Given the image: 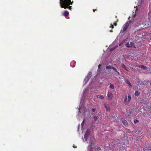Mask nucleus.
<instances>
[{
  "instance_id": "obj_6",
  "label": "nucleus",
  "mask_w": 151,
  "mask_h": 151,
  "mask_svg": "<svg viewBox=\"0 0 151 151\" xmlns=\"http://www.w3.org/2000/svg\"><path fill=\"white\" fill-rule=\"evenodd\" d=\"M113 69L114 70V72H113L115 75L116 76L119 75L120 73L119 72H118L117 69L114 67L113 68Z\"/></svg>"
},
{
  "instance_id": "obj_20",
  "label": "nucleus",
  "mask_w": 151,
  "mask_h": 151,
  "mask_svg": "<svg viewBox=\"0 0 151 151\" xmlns=\"http://www.w3.org/2000/svg\"><path fill=\"white\" fill-rule=\"evenodd\" d=\"M93 118L94 119L95 121H96L99 118V117L98 116H93Z\"/></svg>"
},
{
  "instance_id": "obj_22",
  "label": "nucleus",
  "mask_w": 151,
  "mask_h": 151,
  "mask_svg": "<svg viewBox=\"0 0 151 151\" xmlns=\"http://www.w3.org/2000/svg\"><path fill=\"white\" fill-rule=\"evenodd\" d=\"M118 19L117 20V21L116 22H115L114 23V24L115 26H116L117 25V21H118Z\"/></svg>"
},
{
  "instance_id": "obj_21",
  "label": "nucleus",
  "mask_w": 151,
  "mask_h": 151,
  "mask_svg": "<svg viewBox=\"0 0 151 151\" xmlns=\"http://www.w3.org/2000/svg\"><path fill=\"white\" fill-rule=\"evenodd\" d=\"M95 149L96 150H100L101 149L100 147L98 146L96 147Z\"/></svg>"
},
{
  "instance_id": "obj_24",
  "label": "nucleus",
  "mask_w": 151,
  "mask_h": 151,
  "mask_svg": "<svg viewBox=\"0 0 151 151\" xmlns=\"http://www.w3.org/2000/svg\"><path fill=\"white\" fill-rule=\"evenodd\" d=\"M85 120V119H84L81 123V125H82V126H83L84 124Z\"/></svg>"
},
{
  "instance_id": "obj_10",
  "label": "nucleus",
  "mask_w": 151,
  "mask_h": 151,
  "mask_svg": "<svg viewBox=\"0 0 151 151\" xmlns=\"http://www.w3.org/2000/svg\"><path fill=\"white\" fill-rule=\"evenodd\" d=\"M125 82L129 86V87L130 88H132V85L131 83H130L129 81L127 79L125 80Z\"/></svg>"
},
{
  "instance_id": "obj_31",
  "label": "nucleus",
  "mask_w": 151,
  "mask_h": 151,
  "mask_svg": "<svg viewBox=\"0 0 151 151\" xmlns=\"http://www.w3.org/2000/svg\"><path fill=\"white\" fill-rule=\"evenodd\" d=\"M136 122H139L138 120H136Z\"/></svg>"
},
{
  "instance_id": "obj_17",
  "label": "nucleus",
  "mask_w": 151,
  "mask_h": 151,
  "mask_svg": "<svg viewBox=\"0 0 151 151\" xmlns=\"http://www.w3.org/2000/svg\"><path fill=\"white\" fill-rule=\"evenodd\" d=\"M97 97L101 99H104V97L102 95H98Z\"/></svg>"
},
{
  "instance_id": "obj_9",
  "label": "nucleus",
  "mask_w": 151,
  "mask_h": 151,
  "mask_svg": "<svg viewBox=\"0 0 151 151\" xmlns=\"http://www.w3.org/2000/svg\"><path fill=\"white\" fill-rule=\"evenodd\" d=\"M104 106L106 111H110V108L109 104H104Z\"/></svg>"
},
{
  "instance_id": "obj_16",
  "label": "nucleus",
  "mask_w": 151,
  "mask_h": 151,
  "mask_svg": "<svg viewBox=\"0 0 151 151\" xmlns=\"http://www.w3.org/2000/svg\"><path fill=\"white\" fill-rule=\"evenodd\" d=\"M137 82L139 84H140V85H143L144 83H143L142 81H140L139 80V79L137 81Z\"/></svg>"
},
{
  "instance_id": "obj_18",
  "label": "nucleus",
  "mask_w": 151,
  "mask_h": 151,
  "mask_svg": "<svg viewBox=\"0 0 151 151\" xmlns=\"http://www.w3.org/2000/svg\"><path fill=\"white\" fill-rule=\"evenodd\" d=\"M147 136L149 137H151V132H148L147 133Z\"/></svg>"
},
{
  "instance_id": "obj_28",
  "label": "nucleus",
  "mask_w": 151,
  "mask_h": 151,
  "mask_svg": "<svg viewBox=\"0 0 151 151\" xmlns=\"http://www.w3.org/2000/svg\"><path fill=\"white\" fill-rule=\"evenodd\" d=\"M93 143H92L91 145H90V146L91 147L93 145Z\"/></svg>"
},
{
  "instance_id": "obj_13",
  "label": "nucleus",
  "mask_w": 151,
  "mask_h": 151,
  "mask_svg": "<svg viewBox=\"0 0 151 151\" xmlns=\"http://www.w3.org/2000/svg\"><path fill=\"white\" fill-rule=\"evenodd\" d=\"M139 68H143L145 69H147V67L144 65H140V66L139 67Z\"/></svg>"
},
{
  "instance_id": "obj_4",
  "label": "nucleus",
  "mask_w": 151,
  "mask_h": 151,
  "mask_svg": "<svg viewBox=\"0 0 151 151\" xmlns=\"http://www.w3.org/2000/svg\"><path fill=\"white\" fill-rule=\"evenodd\" d=\"M90 131L89 129H87L85 132L84 137L85 138V139L86 141L87 140L88 138V136L90 135Z\"/></svg>"
},
{
  "instance_id": "obj_30",
  "label": "nucleus",
  "mask_w": 151,
  "mask_h": 151,
  "mask_svg": "<svg viewBox=\"0 0 151 151\" xmlns=\"http://www.w3.org/2000/svg\"><path fill=\"white\" fill-rule=\"evenodd\" d=\"M86 79H88V80H89V78H88V77H86Z\"/></svg>"
},
{
  "instance_id": "obj_3",
  "label": "nucleus",
  "mask_w": 151,
  "mask_h": 151,
  "mask_svg": "<svg viewBox=\"0 0 151 151\" xmlns=\"http://www.w3.org/2000/svg\"><path fill=\"white\" fill-rule=\"evenodd\" d=\"M131 100V96L130 95H128V97H126L124 100V104L125 105H127L129 103Z\"/></svg>"
},
{
  "instance_id": "obj_26",
  "label": "nucleus",
  "mask_w": 151,
  "mask_h": 151,
  "mask_svg": "<svg viewBox=\"0 0 151 151\" xmlns=\"http://www.w3.org/2000/svg\"><path fill=\"white\" fill-rule=\"evenodd\" d=\"M96 10H97L96 9H93V11L94 12H95V11Z\"/></svg>"
},
{
  "instance_id": "obj_1",
  "label": "nucleus",
  "mask_w": 151,
  "mask_h": 151,
  "mask_svg": "<svg viewBox=\"0 0 151 151\" xmlns=\"http://www.w3.org/2000/svg\"><path fill=\"white\" fill-rule=\"evenodd\" d=\"M73 3V1H71V0H60V4L61 8L65 9L68 8L71 10L72 6L70 5H72Z\"/></svg>"
},
{
  "instance_id": "obj_19",
  "label": "nucleus",
  "mask_w": 151,
  "mask_h": 151,
  "mask_svg": "<svg viewBox=\"0 0 151 151\" xmlns=\"http://www.w3.org/2000/svg\"><path fill=\"white\" fill-rule=\"evenodd\" d=\"M110 87L112 89H114V86L111 83H110Z\"/></svg>"
},
{
  "instance_id": "obj_23",
  "label": "nucleus",
  "mask_w": 151,
  "mask_h": 151,
  "mask_svg": "<svg viewBox=\"0 0 151 151\" xmlns=\"http://www.w3.org/2000/svg\"><path fill=\"white\" fill-rule=\"evenodd\" d=\"M96 110V109H91V111H92V112H94Z\"/></svg>"
},
{
  "instance_id": "obj_32",
  "label": "nucleus",
  "mask_w": 151,
  "mask_h": 151,
  "mask_svg": "<svg viewBox=\"0 0 151 151\" xmlns=\"http://www.w3.org/2000/svg\"><path fill=\"white\" fill-rule=\"evenodd\" d=\"M110 32H113V31H112V30H110Z\"/></svg>"
},
{
  "instance_id": "obj_35",
  "label": "nucleus",
  "mask_w": 151,
  "mask_h": 151,
  "mask_svg": "<svg viewBox=\"0 0 151 151\" xmlns=\"http://www.w3.org/2000/svg\"><path fill=\"white\" fill-rule=\"evenodd\" d=\"M129 151H131V150H129Z\"/></svg>"
},
{
  "instance_id": "obj_11",
  "label": "nucleus",
  "mask_w": 151,
  "mask_h": 151,
  "mask_svg": "<svg viewBox=\"0 0 151 151\" xmlns=\"http://www.w3.org/2000/svg\"><path fill=\"white\" fill-rule=\"evenodd\" d=\"M69 14V13L67 11H65L63 13V15L65 17V18L67 19H68V16Z\"/></svg>"
},
{
  "instance_id": "obj_15",
  "label": "nucleus",
  "mask_w": 151,
  "mask_h": 151,
  "mask_svg": "<svg viewBox=\"0 0 151 151\" xmlns=\"http://www.w3.org/2000/svg\"><path fill=\"white\" fill-rule=\"evenodd\" d=\"M139 91H135V93H134V95L135 96H138L139 95Z\"/></svg>"
},
{
  "instance_id": "obj_29",
  "label": "nucleus",
  "mask_w": 151,
  "mask_h": 151,
  "mask_svg": "<svg viewBox=\"0 0 151 151\" xmlns=\"http://www.w3.org/2000/svg\"><path fill=\"white\" fill-rule=\"evenodd\" d=\"M73 147L74 148H76V147H76V146L75 147V146H74V145H73Z\"/></svg>"
},
{
  "instance_id": "obj_12",
  "label": "nucleus",
  "mask_w": 151,
  "mask_h": 151,
  "mask_svg": "<svg viewBox=\"0 0 151 151\" xmlns=\"http://www.w3.org/2000/svg\"><path fill=\"white\" fill-rule=\"evenodd\" d=\"M122 67L126 71H128V70L127 69V67L124 64H122Z\"/></svg>"
},
{
  "instance_id": "obj_2",
  "label": "nucleus",
  "mask_w": 151,
  "mask_h": 151,
  "mask_svg": "<svg viewBox=\"0 0 151 151\" xmlns=\"http://www.w3.org/2000/svg\"><path fill=\"white\" fill-rule=\"evenodd\" d=\"M131 23V21H127L123 25L122 27L123 31H125L129 27L130 24Z\"/></svg>"
},
{
  "instance_id": "obj_27",
  "label": "nucleus",
  "mask_w": 151,
  "mask_h": 151,
  "mask_svg": "<svg viewBox=\"0 0 151 151\" xmlns=\"http://www.w3.org/2000/svg\"><path fill=\"white\" fill-rule=\"evenodd\" d=\"M101 66V65H99L98 66V68L99 69L100 68V67Z\"/></svg>"
},
{
  "instance_id": "obj_14",
  "label": "nucleus",
  "mask_w": 151,
  "mask_h": 151,
  "mask_svg": "<svg viewBox=\"0 0 151 151\" xmlns=\"http://www.w3.org/2000/svg\"><path fill=\"white\" fill-rule=\"evenodd\" d=\"M113 68H114V67H113V66H111L110 65H109V66H106V68L107 69H113Z\"/></svg>"
},
{
  "instance_id": "obj_5",
  "label": "nucleus",
  "mask_w": 151,
  "mask_h": 151,
  "mask_svg": "<svg viewBox=\"0 0 151 151\" xmlns=\"http://www.w3.org/2000/svg\"><path fill=\"white\" fill-rule=\"evenodd\" d=\"M127 47H132L134 46V43L133 42H130V44L129 42L127 43L125 45Z\"/></svg>"
},
{
  "instance_id": "obj_33",
  "label": "nucleus",
  "mask_w": 151,
  "mask_h": 151,
  "mask_svg": "<svg viewBox=\"0 0 151 151\" xmlns=\"http://www.w3.org/2000/svg\"><path fill=\"white\" fill-rule=\"evenodd\" d=\"M116 18H117V16H116Z\"/></svg>"
},
{
  "instance_id": "obj_7",
  "label": "nucleus",
  "mask_w": 151,
  "mask_h": 151,
  "mask_svg": "<svg viewBox=\"0 0 151 151\" xmlns=\"http://www.w3.org/2000/svg\"><path fill=\"white\" fill-rule=\"evenodd\" d=\"M107 96L108 97L109 99L110 100H111L112 99L113 96V95L111 93L109 92L108 93Z\"/></svg>"
},
{
  "instance_id": "obj_8",
  "label": "nucleus",
  "mask_w": 151,
  "mask_h": 151,
  "mask_svg": "<svg viewBox=\"0 0 151 151\" xmlns=\"http://www.w3.org/2000/svg\"><path fill=\"white\" fill-rule=\"evenodd\" d=\"M122 122L123 123V124L124 125H125L126 127H128V124L127 123V121L126 120H125V119H123V118H122Z\"/></svg>"
},
{
  "instance_id": "obj_34",
  "label": "nucleus",
  "mask_w": 151,
  "mask_h": 151,
  "mask_svg": "<svg viewBox=\"0 0 151 151\" xmlns=\"http://www.w3.org/2000/svg\"><path fill=\"white\" fill-rule=\"evenodd\" d=\"M149 151H151V150H150Z\"/></svg>"
},
{
  "instance_id": "obj_25",
  "label": "nucleus",
  "mask_w": 151,
  "mask_h": 151,
  "mask_svg": "<svg viewBox=\"0 0 151 151\" xmlns=\"http://www.w3.org/2000/svg\"><path fill=\"white\" fill-rule=\"evenodd\" d=\"M110 27H111L112 28V29L114 28V27L113 25L112 24H111V26Z\"/></svg>"
}]
</instances>
